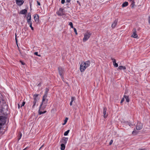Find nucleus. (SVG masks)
<instances>
[{"instance_id":"obj_1","label":"nucleus","mask_w":150,"mask_h":150,"mask_svg":"<svg viewBox=\"0 0 150 150\" xmlns=\"http://www.w3.org/2000/svg\"><path fill=\"white\" fill-rule=\"evenodd\" d=\"M47 98L42 97V102L40 106V109L45 108L47 105L48 100Z\"/></svg>"},{"instance_id":"obj_2","label":"nucleus","mask_w":150,"mask_h":150,"mask_svg":"<svg viewBox=\"0 0 150 150\" xmlns=\"http://www.w3.org/2000/svg\"><path fill=\"white\" fill-rule=\"evenodd\" d=\"M91 35V33L88 31L86 32L84 34V37L83 38V42H86L89 38Z\"/></svg>"},{"instance_id":"obj_3","label":"nucleus","mask_w":150,"mask_h":150,"mask_svg":"<svg viewBox=\"0 0 150 150\" xmlns=\"http://www.w3.org/2000/svg\"><path fill=\"white\" fill-rule=\"evenodd\" d=\"M39 94H35L33 95V105L32 106V108H34L35 106L36 105V103L38 101L39 99V98L38 97Z\"/></svg>"},{"instance_id":"obj_4","label":"nucleus","mask_w":150,"mask_h":150,"mask_svg":"<svg viewBox=\"0 0 150 150\" xmlns=\"http://www.w3.org/2000/svg\"><path fill=\"white\" fill-rule=\"evenodd\" d=\"M58 69L59 73V75L60 76L61 78L62 79V80H63V79H64L63 74L64 72V70L63 68H62L61 67H59L58 68Z\"/></svg>"},{"instance_id":"obj_5","label":"nucleus","mask_w":150,"mask_h":150,"mask_svg":"<svg viewBox=\"0 0 150 150\" xmlns=\"http://www.w3.org/2000/svg\"><path fill=\"white\" fill-rule=\"evenodd\" d=\"M6 122V118L3 116H0V129L2 125H3Z\"/></svg>"},{"instance_id":"obj_6","label":"nucleus","mask_w":150,"mask_h":150,"mask_svg":"<svg viewBox=\"0 0 150 150\" xmlns=\"http://www.w3.org/2000/svg\"><path fill=\"white\" fill-rule=\"evenodd\" d=\"M143 127V125L140 122H138L137 126H136V128L137 130H139L141 129Z\"/></svg>"},{"instance_id":"obj_7","label":"nucleus","mask_w":150,"mask_h":150,"mask_svg":"<svg viewBox=\"0 0 150 150\" xmlns=\"http://www.w3.org/2000/svg\"><path fill=\"white\" fill-rule=\"evenodd\" d=\"M86 68V67L84 66L83 64V63H81L80 67V71L81 72H83Z\"/></svg>"},{"instance_id":"obj_8","label":"nucleus","mask_w":150,"mask_h":150,"mask_svg":"<svg viewBox=\"0 0 150 150\" xmlns=\"http://www.w3.org/2000/svg\"><path fill=\"white\" fill-rule=\"evenodd\" d=\"M132 37L135 38H138L136 30L135 29L133 30V33L132 35Z\"/></svg>"},{"instance_id":"obj_9","label":"nucleus","mask_w":150,"mask_h":150,"mask_svg":"<svg viewBox=\"0 0 150 150\" xmlns=\"http://www.w3.org/2000/svg\"><path fill=\"white\" fill-rule=\"evenodd\" d=\"M64 9L62 8H60L58 11L57 12V13L59 16H62L63 14Z\"/></svg>"},{"instance_id":"obj_10","label":"nucleus","mask_w":150,"mask_h":150,"mask_svg":"<svg viewBox=\"0 0 150 150\" xmlns=\"http://www.w3.org/2000/svg\"><path fill=\"white\" fill-rule=\"evenodd\" d=\"M16 4H17L19 6H21L24 2V1L23 0H16Z\"/></svg>"},{"instance_id":"obj_11","label":"nucleus","mask_w":150,"mask_h":150,"mask_svg":"<svg viewBox=\"0 0 150 150\" xmlns=\"http://www.w3.org/2000/svg\"><path fill=\"white\" fill-rule=\"evenodd\" d=\"M107 110V108L106 107H104L103 110V117L105 118L107 117L108 114L106 113Z\"/></svg>"},{"instance_id":"obj_12","label":"nucleus","mask_w":150,"mask_h":150,"mask_svg":"<svg viewBox=\"0 0 150 150\" xmlns=\"http://www.w3.org/2000/svg\"><path fill=\"white\" fill-rule=\"evenodd\" d=\"M34 19L35 21L36 22H38L39 20V16L37 14L35 15L34 16Z\"/></svg>"},{"instance_id":"obj_13","label":"nucleus","mask_w":150,"mask_h":150,"mask_svg":"<svg viewBox=\"0 0 150 150\" xmlns=\"http://www.w3.org/2000/svg\"><path fill=\"white\" fill-rule=\"evenodd\" d=\"M82 63L86 67L89 66L90 64V62L89 60L85 62H83Z\"/></svg>"},{"instance_id":"obj_14","label":"nucleus","mask_w":150,"mask_h":150,"mask_svg":"<svg viewBox=\"0 0 150 150\" xmlns=\"http://www.w3.org/2000/svg\"><path fill=\"white\" fill-rule=\"evenodd\" d=\"M68 140V138L64 137L63 138L61 142H62L64 144H66Z\"/></svg>"},{"instance_id":"obj_15","label":"nucleus","mask_w":150,"mask_h":150,"mask_svg":"<svg viewBox=\"0 0 150 150\" xmlns=\"http://www.w3.org/2000/svg\"><path fill=\"white\" fill-rule=\"evenodd\" d=\"M111 60L112 61L113 64L115 67H117L118 66V64L116 62V60L115 59L111 58Z\"/></svg>"},{"instance_id":"obj_16","label":"nucleus","mask_w":150,"mask_h":150,"mask_svg":"<svg viewBox=\"0 0 150 150\" xmlns=\"http://www.w3.org/2000/svg\"><path fill=\"white\" fill-rule=\"evenodd\" d=\"M117 22V21L115 20L112 24L111 26L112 28H114L116 26Z\"/></svg>"},{"instance_id":"obj_17","label":"nucleus","mask_w":150,"mask_h":150,"mask_svg":"<svg viewBox=\"0 0 150 150\" xmlns=\"http://www.w3.org/2000/svg\"><path fill=\"white\" fill-rule=\"evenodd\" d=\"M27 10L26 9H24L22 10L20 12V13L23 14H25L27 12Z\"/></svg>"},{"instance_id":"obj_18","label":"nucleus","mask_w":150,"mask_h":150,"mask_svg":"<svg viewBox=\"0 0 150 150\" xmlns=\"http://www.w3.org/2000/svg\"><path fill=\"white\" fill-rule=\"evenodd\" d=\"M49 89L47 88H46L45 89V95L43 96V97L44 98H47V93L48 92Z\"/></svg>"},{"instance_id":"obj_19","label":"nucleus","mask_w":150,"mask_h":150,"mask_svg":"<svg viewBox=\"0 0 150 150\" xmlns=\"http://www.w3.org/2000/svg\"><path fill=\"white\" fill-rule=\"evenodd\" d=\"M31 20V14L30 13H28L27 17V20L30 21Z\"/></svg>"},{"instance_id":"obj_20","label":"nucleus","mask_w":150,"mask_h":150,"mask_svg":"<svg viewBox=\"0 0 150 150\" xmlns=\"http://www.w3.org/2000/svg\"><path fill=\"white\" fill-rule=\"evenodd\" d=\"M124 98H125L126 101L127 102H129V96H127L124 95Z\"/></svg>"},{"instance_id":"obj_21","label":"nucleus","mask_w":150,"mask_h":150,"mask_svg":"<svg viewBox=\"0 0 150 150\" xmlns=\"http://www.w3.org/2000/svg\"><path fill=\"white\" fill-rule=\"evenodd\" d=\"M65 148V144L63 143L61 145V150H64Z\"/></svg>"},{"instance_id":"obj_22","label":"nucleus","mask_w":150,"mask_h":150,"mask_svg":"<svg viewBox=\"0 0 150 150\" xmlns=\"http://www.w3.org/2000/svg\"><path fill=\"white\" fill-rule=\"evenodd\" d=\"M42 109H43V108L40 109V108H39V109L38 111L39 114V115H41V114L45 113L46 112V111H45L43 112L40 111V109L42 110Z\"/></svg>"},{"instance_id":"obj_23","label":"nucleus","mask_w":150,"mask_h":150,"mask_svg":"<svg viewBox=\"0 0 150 150\" xmlns=\"http://www.w3.org/2000/svg\"><path fill=\"white\" fill-rule=\"evenodd\" d=\"M118 69L120 70H125L126 69V68L125 67L123 66H119L118 68Z\"/></svg>"},{"instance_id":"obj_24","label":"nucleus","mask_w":150,"mask_h":150,"mask_svg":"<svg viewBox=\"0 0 150 150\" xmlns=\"http://www.w3.org/2000/svg\"><path fill=\"white\" fill-rule=\"evenodd\" d=\"M128 5V3L127 2H125L122 5V7H124L127 6Z\"/></svg>"},{"instance_id":"obj_25","label":"nucleus","mask_w":150,"mask_h":150,"mask_svg":"<svg viewBox=\"0 0 150 150\" xmlns=\"http://www.w3.org/2000/svg\"><path fill=\"white\" fill-rule=\"evenodd\" d=\"M138 133V132L134 129L132 132V134L134 135H135L137 134Z\"/></svg>"},{"instance_id":"obj_26","label":"nucleus","mask_w":150,"mask_h":150,"mask_svg":"<svg viewBox=\"0 0 150 150\" xmlns=\"http://www.w3.org/2000/svg\"><path fill=\"white\" fill-rule=\"evenodd\" d=\"M134 0L132 1V2H131V7L132 8H134Z\"/></svg>"},{"instance_id":"obj_27","label":"nucleus","mask_w":150,"mask_h":150,"mask_svg":"<svg viewBox=\"0 0 150 150\" xmlns=\"http://www.w3.org/2000/svg\"><path fill=\"white\" fill-rule=\"evenodd\" d=\"M69 132V130H68L67 131L65 132L64 133V136H67Z\"/></svg>"},{"instance_id":"obj_28","label":"nucleus","mask_w":150,"mask_h":150,"mask_svg":"<svg viewBox=\"0 0 150 150\" xmlns=\"http://www.w3.org/2000/svg\"><path fill=\"white\" fill-rule=\"evenodd\" d=\"M125 124L126 125H129V126L130 127H131L132 126H133V125L131 124V123H130L129 122H126L125 123Z\"/></svg>"},{"instance_id":"obj_29","label":"nucleus","mask_w":150,"mask_h":150,"mask_svg":"<svg viewBox=\"0 0 150 150\" xmlns=\"http://www.w3.org/2000/svg\"><path fill=\"white\" fill-rule=\"evenodd\" d=\"M27 22L28 24H29L30 25H32V22L31 21V20H27Z\"/></svg>"},{"instance_id":"obj_30","label":"nucleus","mask_w":150,"mask_h":150,"mask_svg":"<svg viewBox=\"0 0 150 150\" xmlns=\"http://www.w3.org/2000/svg\"><path fill=\"white\" fill-rule=\"evenodd\" d=\"M22 134L21 133H20V135L19 136H18V140H19L21 139V138L22 137Z\"/></svg>"},{"instance_id":"obj_31","label":"nucleus","mask_w":150,"mask_h":150,"mask_svg":"<svg viewBox=\"0 0 150 150\" xmlns=\"http://www.w3.org/2000/svg\"><path fill=\"white\" fill-rule=\"evenodd\" d=\"M69 25L70 26L71 28H73V23L72 22H69Z\"/></svg>"},{"instance_id":"obj_32","label":"nucleus","mask_w":150,"mask_h":150,"mask_svg":"<svg viewBox=\"0 0 150 150\" xmlns=\"http://www.w3.org/2000/svg\"><path fill=\"white\" fill-rule=\"evenodd\" d=\"M35 55H37V56H38L39 57H40L41 55L40 54H38V52H35L34 53Z\"/></svg>"},{"instance_id":"obj_33","label":"nucleus","mask_w":150,"mask_h":150,"mask_svg":"<svg viewBox=\"0 0 150 150\" xmlns=\"http://www.w3.org/2000/svg\"><path fill=\"white\" fill-rule=\"evenodd\" d=\"M68 120V118H66L65 120H64V123L63 124V125H64L65 124H66Z\"/></svg>"},{"instance_id":"obj_34","label":"nucleus","mask_w":150,"mask_h":150,"mask_svg":"<svg viewBox=\"0 0 150 150\" xmlns=\"http://www.w3.org/2000/svg\"><path fill=\"white\" fill-rule=\"evenodd\" d=\"M74 32L75 33L76 35H77L78 33L77 32V30L76 28H74Z\"/></svg>"},{"instance_id":"obj_35","label":"nucleus","mask_w":150,"mask_h":150,"mask_svg":"<svg viewBox=\"0 0 150 150\" xmlns=\"http://www.w3.org/2000/svg\"><path fill=\"white\" fill-rule=\"evenodd\" d=\"M25 104V102L24 101L23 102L22 104L21 105V107L22 106H23Z\"/></svg>"},{"instance_id":"obj_36","label":"nucleus","mask_w":150,"mask_h":150,"mask_svg":"<svg viewBox=\"0 0 150 150\" xmlns=\"http://www.w3.org/2000/svg\"><path fill=\"white\" fill-rule=\"evenodd\" d=\"M75 99V98L74 97H72L71 98V101L73 102L74 100Z\"/></svg>"},{"instance_id":"obj_37","label":"nucleus","mask_w":150,"mask_h":150,"mask_svg":"<svg viewBox=\"0 0 150 150\" xmlns=\"http://www.w3.org/2000/svg\"><path fill=\"white\" fill-rule=\"evenodd\" d=\"M125 100V98H124V97H123V98L121 100V101L120 102V103H122L123 101H124Z\"/></svg>"},{"instance_id":"obj_38","label":"nucleus","mask_w":150,"mask_h":150,"mask_svg":"<svg viewBox=\"0 0 150 150\" xmlns=\"http://www.w3.org/2000/svg\"><path fill=\"white\" fill-rule=\"evenodd\" d=\"M113 141L112 140H111L109 143V145H111L113 142Z\"/></svg>"},{"instance_id":"obj_39","label":"nucleus","mask_w":150,"mask_h":150,"mask_svg":"<svg viewBox=\"0 0 150 150\" xmlns=\"http://www.w3.org/2000/svg\"><path fill=\"white\" fill-rule=\"evenodd\" d=\"M16 38H15V40H16V42L17 44L18 41H17V40L16 38Z\"/></svg>"},{"instance_id":"obj_40","label":"nucleus","mask_w":150,"mask_h":150,"mask_svg":"<svg viewBox=\"0 0 150 150\" xmlns=\"http://www.w3.org/2000/svg\"><path fill=\"white\" fill-rule=\"evenodd\" d=\"M65 0H62L61 1V3L62 4H64L65 3Z\"/></svg>"},{"instance_id":"obj_41","label":"nucleus","mask_w":150,"mask_h":150,"mask_svg":"<svg viewBox=\"0 0 150 150\" xmlns=\"http://www.w3.org/2000/svg\"><path fill=\"white\" fill-rule=\"evenodd\" d=\"M30 27L31 28V29L32 30H34L32 26V25H30Z\"/></svg>"},{"instance_id":"obj_42","label":"nucleus","mask_w":150,"mask_h":150,"mask_svg":"<svg viewBox=\"0 0 150 150\" xmlns=\"http://www.w3.org/2000/svg\"><path fill=\"white\" fill-rule=\"evenodd\" d=\"M37 4H38V5L39 6L40 5V2H39L38 1H37Z\"/></svg>"},{"instance_id":"obj_43","label":"nucleus","mask_w":150,"mask_h":150,"mask_svg":"<svg viewBox=\"0 0 150 150\" xmlns=\"http://www.w3.org/2000/svg\"><path fill=\"white\" fill-rule=\"evenodd\" d=\"M44 144H43L41 146V147L39 148V150H40L44 146Z\"/></svg>"},{"instance_id":"obj_44","label":"nucleus","mask_w":150,"mask_h":150,"mask_svg":"<svg viewBox=\"0 0 150 150\" xmlns=\"http://www.w3.org/2000/svg\"><path fill=\"white\" fill-rule=\"evenodd\" d=\"M72 102H73L72 101H71L70 102V105L71 106L72 105Z\"/></svg>"},{"instance_id":"obj_45","label":"nucleus","mask_w":150,"mask_h":150,"mask_svg":"<svg viewBox=\"0 0 150 150\" xmlns=\"http://www.w3.org/2000/svg\"><path fill=\"white\" fill-rule=\"evenodd\" d=\"M20 62H21V64H22V65H24L25 64V63H24V62H22V61H20Z\"/></svg>"},{"instance_id":"obj_46","label":"nucleus","mask_w":150,"mask_h":150,"mask_svg":"<svg viewBox=\"0 0 150 150\" xmlns=\"http://www.w3.org/2000/svg\"><path fill=\"white\" fill-rule=\"evenodd\" d=\"M66 1L67 2H69L71 0H66Z\"/></svg>"},{"instance_id":"obj_47","label":"nucleus","mask_w":150,"mask_h":150,"mask_svg":"<svg viewBox=\"0 0 150 150\" xmlns=\"http://www.w3.org/2000/svg\"><path fill=\"white\" fill-rule=\"evenodd\" d=\"M138 150H146L145 149H139Z\"/></svg>"},{"instance_id":"obj_48","label":"nucleus","mask_w":150,"mask_h":150,"mask_svg":"<svg viewBox=\"0 0 150 150\" xmlns=\"http://www.w3.org/2000/svg\"><path fill=\"white\" fill-rule=\"evenodd\" d=\"M77 3L79 4H80V2H79V1H77Z\"/></svg>"},{"instance_id":"obj_49","label":"nucleus","mask_w":150,"mask_h":150,"mask_svg":"<svg viewBox=\"0 0 150 150\" xmlns=\"http://www.w3.org/2000/svg\"><path fill=\"white\" fill-rule=\"evenodd\" d=\"M20 108V105L19 104H18V108Z\"/></svg>"},{"instance_id":"obj_50","label":"nucleus","mask_w":150,"mask_h":150,"mask_svg":"<svg viewBox=\"0 0 150 150\" xmlns=\"http://www.w3.org/2000/svg\"><path fill=\"white\" fill-rule=\"evenodd\" d=\"M129 1H130L132 2V1H133V0H128Z\"/></svg>"},{"instance_id":"obj_51","label":"nucleus","mask_w":150,"mask_h":150,"mask_svg":"<svg viewBox=\"0 0 150 150\" xmlns=\"http://www.w3.org/2000/svg\"><path fill=\"white\" fill-rule=\"evenodd\" d=\"M26 148H25V149H23V150H26Z\"/></svg>"}]
</instances>
